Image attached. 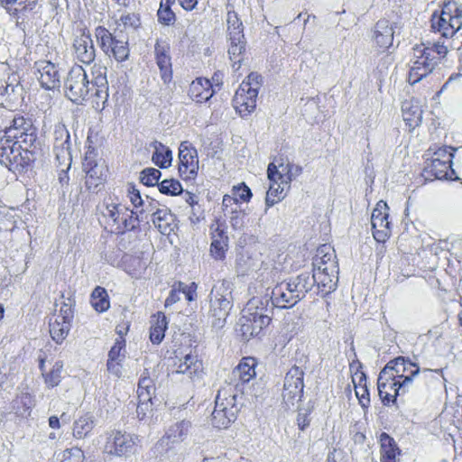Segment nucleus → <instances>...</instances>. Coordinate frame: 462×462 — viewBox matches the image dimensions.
<instances>
[{"label": "nucleus", "instance_id": "nucleus-1", "mask_svg": "<svg viewBox=\"0 0 462 462\" xmlns=\"http://www.w3.org/2000/svg\"><path fill=\"white\" fill-rule=\"evenodd\" d=\"M315 281L310 272H303L279 282L272 291L273 305L281 309L293 307L312 290Z\"/></svg>", "mask_w": 462, "mask_h": 462}, {"label": "nucleus", "instance_id": "nucleus-2", "mask_svg": "<svg viewBox=\"0 0 462 462\" xmlns=\"http://www.w3.org/2000/svg\"><path fill=\"white\" fill-rule=\"evenodd\" d=\"M233 284L223 280L216 283L209 294L210 309L208 315L212 319V327L220 328L226 323L233 307Z\"/></svg>", "mask_w": 462, "mask_h": 462}, {"label": "nucleus", "instance_id": "nucleus-3", "mask_svg": "<svg viewBox=\"0 0 462 462\" xmlns=\"http://www.w3.org/2000/svg\"><path fill=\"white\" fill-rule=\"evenodd\" d=\"M383 369H386L388 374H393L394 378L401 383V385L398 387L399 389L401 387V389L410 390L413 389V381L416 376L426 381L431 376L433 372L441 373V370L439 369L431 370L425 368L420 370L416 363H412L404 356H398L390 360Z\"/></svg>", "mask_w": 462, "mask_h": 462}, {"label": "nucleus", "instance_id": "nucleus-4", "mask_svg": "<svg viewBox=\"0 0 462 462\" xmlns=\"http://www.w3.org/2000/svg\"><path fill=\"white\" fill-rule=\"evenodd\" d=\"M431 27L443 38H451L462 27V6L457 2H448L443 5L440 14H433Z\"/></svg>", "mask_w": 462, "mask_h": 462}, {"label": "nucleus", "instance_id": "nucleus-5", "mask_svg": "<svg viewBox=\"0 0 462 462\" xmlns=\"http://www.w3.org/2000/svg\"><path fill=\"white\" fill-rule=\"evenodd\" d=\"M89 80L82 66H73L64 82L66 96L74 103L86 99L90 91Z\"/></svg>", "mask_w": 462, "mask_h": 462}, {"label": "nucleus", "instance_id": "nucleus-6", "mask_svg": "<svg viewBox=\"0 0 462 462\" xmlns=\"http://www.w3.org/2000/svg\"><path fill=\"white\" fill-rule=\"evenodd\" d=\"M401 383L386 369H382L377 379L378 394L383 405L397 403V398L409 393L410 389H399Z\"/></svg>", "mask_w": 462, "mask_h": 462}, {"label": "nucleus", "instance_id": "nucleus-7", "mask_svg": "<svg viewBox=\"0 0 462 462\" xmlns=\"http://www.w3.org/2000/svg\"><path fill=\"white\" fill-rule=\"evenodd\" d=\"M389 208L386 202L380 200L374 208L371 224L374 238L379 243H384L391 235V222L388 220Z\"/></svg>", "mask_w": 462, "mask_h": 462}, {"label": "nucleus", "instance_id": "nucleus-8", "mask_svg": "<svg viewBox=\"0 0 462 462\" xmlns=\"http://www.w3.org/2000/svg\"><path fill=\"white\" fill-rule=\"evenodd\" d=\"M272 318L263 314H252V312L245 313L239 319V332L243 339L249 341L252 337H258L264 328L268 327Z\"/></svg>", "mask_w": 462, "mask_h": 462}, {"label": "nucleus", "instance_id": "nucleus-9", "mask_svg": "<svg viewBox=\"0 0 462 462\" xmlns=\"http://www.w3.org/2000/svg\"><path fill=\"white\" fill-rule=\"evenodd\" d=\"M97 152L93 147H88L85 153L82 163L83 171L86 172V186L88 189L98 187L106 174V169L97 162Z\"/></svg>", "mask_w": 462, "mask_h": 462}, {"label": "nucleus", "instance_id": "nucleus-10", "mask_svg": "<svg viewBox=\"0 0 462 462\" xmlns=\"http://www.w3.org/2000/svg\"><path fill=\"white\" fill-rule=\"evenodd\" d=\"M179 159L180 175L185 180L194 179L199 171L198 152L188 141L180 143Z\"/></svg>", "mask_w": 462, "mask_h": 462}, {"label": "nucleus", "instance_id": "nucleus-11", "mask_svg": "<svg viewBox=\"0 0 462 462\" xmlns=\"http://www.w3.org/2000/svg\"><path fill=\"white\" fill-rule=\"evenodd\" d=\"M35 76L41 86L48 90H53L60 87V75L56 64L41 60L34 63Z\"/></svg>", "mask_w": 462, "mask_h": 462}, {"label": "nucleus", "instance_id": "nucleus-12", "mask_svg": "<svg viewBox=\"0 0 462 462\" xmlns=\"http://www.w3.org/2000/svg\"><path fill=\"white\" fill-rule=\"evenodd\" d=\"M268 179L270 180L269 189L265 197V212L269 208L281 201L284 197V189L288 185L282 183V173L274 163H270L267 169Z\"/></svg>", "mask_w": 462, "mask_h": 462}, {"label": "nucleus", "instance_id": "nucleus-13", "mask_svg": "<svg viewBox=\"0 0 462 462\" xmlns=\"http://www.w3.org/2000/svg\"><path fill=\"white\" fill-rule=\"evenodd\" d=\"M313 270L330 272V275L339 273V266L335 250L328 245H322L317 249L312 260Z\"/></svg>", "mask_w": 462, "mask_h": 462}, {"label": "nucleus", "instance_id": "nucleus-14", "mask_svg": "<svg viewBox=\"0 0 462 462\" xmlns=\"http://www.w3.org/2000/svg\"><path fill=\"white\" fill-rule=\"evenodd\" d=\"M452 162L426 160L423 169V175L426 180H458L456 171L451 167Z\"/></svg>", "mask_w": 462, "mask_h": 462}, {"label": "nucleus", "instance_id": "nucleus-15", "mask_svg": "<svg viewBox=\"0 0 462 462\" xmlns=\"http://www.w3.org/2000/svg\"><path fill=\"white\" fill-rule=\"evenodd\" d=\"M257 96L258 91L254 88L240 85L234 97V103L241 116H245L255 109Z\"/></svg>", "mask_w": 462, "mask_h": 462}, {"label": "nucleus", "instance_id": "nucleus-16", "mask_svg": "<svg viewBox=\"0 0 462 462\" xmlns=\"http://www.w3.org/2000/svg\"><path fill=\"white\" fill-rule=\"evenodd\" d=\"M135 441L132 435L116 431L111 434L106 449L109 454L126 456L134 451Z\"/></svg>", "mask_w": 462, "mask_h": 462}, {"label": "nucleus", "instance_id": "nucleus-17", "mask_svg": "<svg viewBox=\"0 0 462 462\" xmlns=\"http://www.w3.org/2000/svg\"><path fill=\"white\" fill-rule=\"evenodd\" d=\"M73 49L76 58L82 63L90 64L96 58V49L89 34L83 32L74 39Z\"/></svg>", "mask_w": 462, "mask_h": 462}, {"label": "nucleus", "instance_id": "nucleus-18", "mask_svg": "<svg viewBox=\"0 0 462 462\" xmlns=\"http://www.w3.org/2000/svg\"><path fill=\"white\" fill-rule=\"evenodd\" d=\"M237 388L236 386L227 383L221 387L217 394L215 406L219 409L228 411L234 410V413L237 414L239 408L236 403L237 398Z\"/></svg>", "mask_w": 462, "mask_h": 462}, {"label": "nucleus", "instance_id": "nucleus-19", "mask_svg": "<svg viewBox=\"0 0 462 462\" xmlns=\"http://www.w3.org/2000/svg\"><path fill=\"white\" fill-rule=\"evenodd\" d=\"M168 44H162L159 42L154 46L156 63L161 71V78L164 83H169L172 79V69Z\"/></svg>", "mask_w": 462, "mask_h": 462}, {"label": "nucleus", "instance_id": "nucleus-20", "mask_svg": "<svg viewBox=\"0 0 462 462\" xmlns=\"http://www.w3.org/2000/svg\"><path fill=\"white\" fill-rule=\"evenodd\" d=\"M55 141L53 144V149L56 154V158L58 161H71V152H70V135L69 131L64 127H59L55 130Z\"/></svg>", "mask_w": 462, "mask_h": 462}, {"label": "nucleus", "instance_id": "nucleus-21", "mask_svg": "<svg viewBox=\"0 0 462 462\" xmlns=\"http://www.w3.org/2000/svg\"><path fill=\"white\" fill-rule=\"evenodd\" d=\"M439 58L432 55L430 50H425V45H416L413 48V58L411 65L417 68L426 69L428 71H433L439 62Z\"/></svg>", "mask_w": 462, "mask_h": 462}, {"label": "nucleus", "instance_id": "nucleus-22", "mask_svg": "<svg viewBox=\"0 0 462 462\" xmlns=\"http://www.w3.org/2000/svg\"><path fill=\"white\" fill-rule=\"evenodd\" d=\"M35 405L34 396L28 392H21L11 402L10 412L16 417L27 418Z\"/></svg>", "mask_w": 462, "mask_h": 462}, {"label": "nucleus", "instance_id": "nucleus-23", "mask_svg": "<svg viewBox=\"0 0 462 462\" xmlns=\"http://www.w3.org/2000/svg\"><path fill=\"white\" fill-rule=\"evenodd\" d=\"M151 221L162 235H170L177 227L175 215L165 207L156 210Z\"/></svg>", "mask_w": 462, "mask_h": 462}, {"label": "nucleus", "instance_id": "nucleus-24", "mask_svg": "<svg viewBox=\"0 0 462 462\" xmlns=\"http://www.w3.org/2000/svg\"><path fill=\"white\" fill-rule=\"evenodd\" d=\"M393 28L388 20L381 19L375 23L374 39L379 48L388 49L393 44Z\"/></svg>", "mask_w": 462, "mask_h": 462}, {"label": "nucleus", "instance_id": "nucleus-25", "mask_svg": "<svg viewBox=\"0 0 462 462\" xmlns=\"http://www.w3.org/2000/svg\"><path fill=\"white\" fill-rule=\"evenodd\" d=\"M402 118L411 128L419 126L422 120V109L415 99L405 100L402 104Z\"/></svg>", "mask_w": 462, "mask_h": 462}, {"label": "nucleus", "instance_id": "nucleus-26", "mask_svg": "<svg viewBox=\"0 0 462 462\" xmlns=\"http://www.w3.org/2000/svg\"><path fill=\"white\" fill-rule=\"evenodd\" d=\"M313 273L311 276L315 279V285L320 291L321 296L325 297L330 292L334 291L337 287L338 273H335L334 276L330 275V272H320L312 270Z\"/></svg>", "mask_w": 462, "mask_h": 462}, {"label": "nucleus", "instance_id": "nucleus-27", "mask_svg": "<svg viewBox=\"0 0 462 462\" xmlns=\"http://www.w3.org/2000/svg\"><path fill=\"white\" fill-rule=\"evenodd\" d=\"M273 307L276 306L273 305L272 298H253L247 302L242 311H245V313L252 312V314H263V316L267 315L272 318L273 314Z\"/></svg>", "mask_w": 462, "mask_h": 462}, {"label": "nucleus", "instance_id": "nucleus-28", "mask_svg": "<svg viewBox=\"0 0 462 462\" xmlns=\"http://www.w3.org/2000/svg\"><path fill=\"white\" fill-rule=\"evenodd\" d=\"M201 367L202 364L197 359L196 356L186 355L183 360H180L173 373L187 374L189 378L193 380L199 375Z\"/></svg>", "mask_w": 462, "mask_h": 462}, {"label": "nucleus", "instance_id": "nucleus-29", "mask_svg": "<svg viewBox=\"0 0 462 462\" xmlns=\"http://www.w3.org/2000/svg\"><path fill=\"white\" fill-rule=\"evenodd\" d=\"M189 428L190 422L189 420L177 421L168 429L162 441L167 440V445L169 443H179L186 438Z\"/></svg>", "mask_w": 462, "mask_h": 462}, {"label": "nucleus", "instance_id": "nucleus-30", "mask_svg": "<svg viewBox=\"0 0 462 462\" xmlns=\"http://www.w3.org/2000/svg\"><path fill=\"white\" fill-rule=\"evenodd\" d=\"M152 146L154 148L152 156V162L162 169L171 166L172 162L171 150L158 141H154Z\"/></svg>", "mask_w": 462, "mask_h": 462}, {"label": "nucleus", "instance_id": "nucleus-31", "mask_svg": "<svg viewBox=\"0 0 462 462\" xmlns=\"http://www.w3.org/2000/svg\"><path fill=\"white\" fill-rule=\"evenodd\" d=\"M16 152H18L16 143L6 142V138L2 137L0 140V162L11 169L14 163H17Z\"/></svg>", "mask_w": 462, "mask_h": 462}, {"label": "nucleus", "instance_id": "nucleus-32", "mask_svg": "<svg viewBox=\"0 0 462 462\" xmlns=\"http://www.w3.org/2000/svg\"><path fill=\"white\" fill-rule=\"evenodd\" d=\"M381 455L383 462H395L396 455L400 450L394 441L387 433L383 432L380 435Z\"/></svg>", "mask_w": 462, "mask_h": 462}, {"label": "nucleus", "instance_id": "nucleus-33", "mask_svg": "<svg viewBox=\"0 0 462 462\" xmlns=\"http://www.w3.org/2000/svg\"><path fill=\"white\" fill-rule=\"evenodd\" d=\"M236 415L234 413V410L226 411L219 409L215 406L214 411L211 414V423L215 428L226 429L231 422H234L236 419Z\"/></svg>", "mask_w": 462, "mask_h": 462}, {"label": "nucleus", "instance_id": "nucleus-34", "mask_svg": "<svg viewBox=\"0 0 462 462\" xmlns=\"http://www.w3.org/2000/svg\"><path fill=\"white\" fill-rule=\"evenodd\" d=\"M49 326L51 337L57 344H61L65 340L71 328L70 323L58 320L57 318L53 321L51 319Z\"/></svg>", "mask_w": 462, "mask_h": 462}, {"label": "nucleus", "instance_id": "nucleus-35", "mask_svg": "<svg viewBox=\"0 0 462 462\" xmlns=\"http://www.w3.org/2000/svg\"><path fill=\"white\" fill-rule=\"evenodd\" d=\"M304 383L283 385L282 401L285 406L290 409L296 402L301 400L303 395Z\"/></svg>", "mask_w": 462, "mask_h": 462}, {"label": "nucleus", "instance_id": "nucleus-36", "mask_svg": "<svg viewBox=\"0 0 462 462\" xmlns=\"http://www.w3.org/2000/svg\"><path fill=\"white\" fill-rule=\"evenodd\" d=\"M255 361L254 358H244V360L236 367L233 374L238 377L242 383H248L255 375Z\"/></svg>", "mask_w": 462, "mask_h": 462}, {"label": "nucleus", "instance_id": "nucleus-37", "mask_svg": "<svg viewBox=\"0 0 462 462\" xmlns=\"http://www.w3.org/2000/svg\"><path fill=\"white\" fill-rule=\"evenodd\" d=\"M124 215H127V207L121 203L107 204L103 212V216L111 221L112 226H116L115 228H119Z\"/></svg>", "mask_w": 462, "mask_h": 462}, {"label": "nucleus", "instance_id": "nucleus-38", "mask_svg": "<svg viewBox=\"0 0 462 462\" xmlns=\"http://www.w3.org/2000/svg\"><path fill=\"white\" fill-rule=\"evenodd\" d=\"M90 302L97 312L106 311L110 307V302L106 289L97 286L91 293Z\"/></svg>", "mask_w": 462, "mask_h": 462}, {"label": "nucleus", "instance_id": "nucleus-39", "mask_svg": "<svg viewBox=\"0 0 462 462\" xmlns=\"http://www.w3.org/2000/svg\"><path fill=\"white\" fill-rule=\"evenodd\" d=\"M167 319L164 314L159 312L155 321L152 323L150 330V339L152 344H160L165 336L167 329Z\"/></svg>", "mask_w": 462, "mask_h": 462}, {"label": "nucleus", "instance_id": "nucleus-40", "mask_svg": "<svg viewBox=\"0 0 462 462\" xmlns=\"http://www.w3.org/2000/svg\"><path fill=\"white\" fill-rule=\"evenodd\" d=\"M32 126V123L31 119H26L23 116H14L9 126L5 127L4 138H6V142H10L11 137H15L14 134L16 131L24 132L25 129Z\"/></svg>", "mask_w": 462, "mask_h": 462}, {"label": "nucleus", "instance_id": "nucleus-41", "mask_svg": "<svg viewBox=\"0 0 462 462\" xmlns=\"http://www.w3.org/2000/svg\"><path fill=\"white\" fill-rule=\"evenodd\" d=\"M94 419L91 414H85L74 422L73 435L78 439H83L92 430Z\"/></svg>", "mask_w": 462, "mask_h": 462}, {"label": "nucleus", "instance_id": "nucleus-42", "mask_svg": "<svg viewBox=\"0 0 462 462\" xmlns=\"http://www.w3.org/2000/svg\"><path fill=\"white\" fill-rule=\"evenodd\" d=\"M155 392L153 381L149 376H142L138 383L137 396L138 400L143 402H152V396Z\"/></svg>", "mask_w": 462, "mask_h": 462}, {"label": "nucleus", "instance_id": "nucleus-43", "mask_svg": "<svg viewBox=\"0 0 462 462\" xmlns=\"http://www.w3.org/2000/svg\"><path fill=\"white\" fill-rule=\"evenodd\" d=\"M226 23L228 37L233 36V40H239L244 38L243 23L239 20L236 12L228 11Z\"/></svg>", "mask_w": 462, "mask_h": 462}, {"label": "nucleus", "instance_id": "nucleus-44", "mask_svg": "<svg viewBox=\"0 0 462 462\" xmlns=\"http://www.w3.org/2000/svg\"><path fill=\"white\" fill-rule=\"evenodd\" d=\"M355 392L360 406L364 411H365L370 406V394L366 385V376L365 374H361L359 383L355 384Z\"/></svg>", "mask_w": 462, "mask_h": 462}, {"label": "nucleus", "instance_id": "nucleus-45", "mask_svg": "<svg viewBox=\"0 0 462 462\" xmlns=\"http://www.w3.org/2000/svg\"><path fill=\"white\" fill-rule=\"evenodd\" d=\"M95 36L97 37L101 49L106 53H109L115 42L117 40L116 37L113 36L112 33L103 26H97L95 30Z\"/></svg>", "mask_w": 462, "mask_h": 462}, {"label": "nucleus", "instance_id": "nucleus-46", "mask_svg": "<svg viewBox=\"0 0 462 462\" xmlns=\"http://www.w3.org/2000/svg\"><path fill=\"white\" fill-rule=\"evenodd\" d=\"M19 138L20 140L17 143V148L22 150H30L31 148L35 147L37 143V129L32 125L21 133Z\"/></svg>", "mask_w": 462, "mask_h": 462}, {"label": "nucleus", "instance_id": "nucleus-47", "mask_svg": "<svg viewBox=\"0 0 462 462\" xmlns=\"http://www.w3.org/2000/svg\"><path fill=\"white\" fill-rule=\"evenodd\" d=\"M63 369V362L56 361L48 373L43 374L44 383L47 387L53 388L59 385L61 380V372Z\"/></svg>", "mask_w": 462, "mask_h": 462}, {"label": "nucleus", "instance_id": "nucleus-48", "mask_svg": "<svg viewBox=\"0 0 462 462\" xmlns=\"http://www.w3.org/2000/svg\"><path fill=\"white\" fill-rule=\"evenodd\" d=\"M212 87V83L208 79L198 78L193 80L189 86V96L190 98L197 103H199L201 92L204 91V88H210Z\"/></svg>", "mask_w": 462, "mask_h": 462}, {"label": "nucleus", "instance_id": "nucleus-49", "mask_svg": "<svg viewBox=\"0 0 462 462\" xmlns=\"http://www.w3.org/2000/svg\"><path fill=\"white\" fill-rule=\"evenodd\" d=\"M277 168L282 173L283 185H288V188H290L291 181L298 177L302 171V168L300 166L291 163H287L285 165L281 163Z\"/></svg>", "mask_w": 462, "mask_h": 462}, {"label": "nucleus", "instance_id": "nucleus-50", "mask_svg": "<svg viewBox=\"0 0 462 462\" xmlns=\"http://www.w3.org/2000/svg\"><path fill=\"white\" fill-rule=\"evenodd\" d=\"M162 194L167 196H176L183 192L180 182L175 179H165L158 184Z\"/></svg>", "mask_w": 462, "mask_h": 462}, {"label": "nucleus", "instance_id": "nucleus-51", "mask_svg": "<svg viewBox=\"0 0 462 462\" xmlns=\"http://www.w3.org/2000/svg\"><path fill=\"white\" fill-rule=\"evenodd\" d=\"M106 67L100 65H94L92 67V79L89 81L92 85V88H104L108 87V82L106 79Z\"/></svg>", "mask_w": 462, "mask_h": 462}, {"label": "nucleus", "instance_id": "nucleus-52", "mask_svg": "<svg viewBox=\"0 0 462 462\" xmlns=\"http://www.w3.org/2000/svg\"><path fill=\"white\" fill-rule=\"evenodd\" d=\"M456 149L451 146H442V147H430L427 151L426 155L431 153V158L430 160L439 159V161L452 162L454 157V152Z\"/></svg>", "mask_w": 462, "mask_h": 462}, {"label": "nucleus", "instance_id": "nucleus-53", "mask_svg": "<svg viewBox=\"0 0 462 462\" xmlns=\"http://www.w3.org/2000/svg\"><path fill=\"white\" fill-rule=\"evenodd\" d=\"M161 176L162 172L158 169L145 168L140 173V180L148 187L158 186Z\"/></svg>", "mask_w": 462, "mask_h": 462}, {"label": "nucleus", "instance_id": "nucleus-54", "mask_svg": "<svg viewBox=\"0 0 462 462\" xmlns=\"http://www.w3.org/2000/svg\"><path fill=\"white\" fill-rule=\"evenodd\" d=\"M109 52L112 53L116 60L122 62L128 59L129 48L127 41L117 39L112 46Z\"/></svg>", "mask_w": 462, "mask_h": 462}, {"label": "nucleus", "instance_id": "nucleus-55", "mask_svg": "<svg viewBox=\"0 0 462 462\" xmlns=\"http://www.w3.org/2000/svg\"><path fill=\"white\" fill-rule=\"evenodd\" d=\"M139 226L138 218L134 217V210L127 208V215H124L119 228H115L116 233H125V231L134 230Z\"/></svg>", "mask_w": 462, "mask_h": 462}, {"label": "nucleus", "instance_id": "nucleus-56", "mask_svg": "<svg viewBox=\"0 0 462 462\" xmlns=\"http://www.w3.org/2000/svg\"><path fill=\"white\" fill-rule=\"evenodd\" d=\"M125 339L122 337L116 338L114 346L108 353V360L123 362L125 357Z\"/></svg>", "mask_w": 462, "mask_h": 462}, {"label": "nucleus", "instance_id": "nucleus-57", "mask_svg": "<svg viewBox=\"0 0 462 462\" xmlns=\"http://www.w3.org/2000/svg\"><path fill=\"white\" fill-rule=\"evenodd\" d=\"M304 372L303 370L293 365L285 374L283 385L291 386V384L304 383H303Z\"/></svg>", "mask_w": 462, "mask_h": 462}, {"label": "nucleus", "instance_id": "nucleus-58", "mask_svg": "<svg viewBox=\"0 0 462 462\" xmlns=\"http://www.w3.org/2000/svg\"><path fill=\"white\" fill-rule=\"evenodd\" d=\"M314 409V404L309 402L306 408L299 410L297 416V424L300 430H305L310 424V414Z\"/></svg>", "mask_w": 462, "mask_h": 462}, {"label": "nucleus", "instance_id": "nucleus-59", "mask_svg": "<svg viewBox=\"0 0 462 462\" xmlns=\"http://www.w3.org/2000/svg\"><path fill=\"white\" fill-rule=\"evenodd\" d=\"M230 42V47L228 49V54L230 60L240 58V56L245 51L246 42L245 37L239 40H233V36L228 37Z\"/></svg>", "mask_w": 462, "mask_h": 462}, {"label": "nucleus", "instance_id": "nucleus-60", "mask_svg": "<svg viewBox=\"0 0 462 462\" xmlns=\"http://www.w3.org/2000/svg\"><path fill=\"white\" fill-rule=\"evenodd\" d=\"M157 17L159 23L163 25L173 24L176 21V15L171 8L162 5H160V8L157 12Z\"/></svg>", "mask_w": 462, "mask_h": 462}, {"label": "nucleus", "instance_id": "nucleus-61", "mask_svg": "<svg viewBox=\"0 0 462 462\" xmlns=\"http://www.w3.org/2000/svg\"><path fill=\"white\" fill-rule=\"evenodd\" d=\"M432 71H428L426 69L417 68L414 66H411L408 81L411 85H415L430 75Z\"/></svg>", "mask_w": 462, "mask_h": 462}, {"label": "nucleus", "instance_id": "nucleus-62", "mask_svg": "<svg viewBox=\"0 0 462 462\" xmlns=\"http://www.w3.org/2000/svg\"><path fill=\"white\" fill-rule=\"evenodd\" d=\"M96 100L94 101L95 105L94 107L96 109H104L106 107V105L108 101V87L100 88H96L95 92Z\"/></svg>", "mask_w": 462, "mask_h": 462}, {"label": "nucleus", "instance_id": "nucleus-63", "mask_svg": "<svg viewBox=\"0 0 462 462\" xmlns=\"http://www.w3.org/2000/svg\"><path fill=\"white\" fill-rule=\"evenodd\" d=\"M227 247V243L213 239L210 245V252L212 256L217 260H221L225 257V252Z\"/></svg>", "mask_w": 462, "mask_h": 462}, {"label": "nucleus", "instance_id": "nucleus-64", "mask_svg": "<svg viewBox=\"0 0 462 462\" xmlns=\"http://www.w3.org/2000/svg\"><path fill=\"white\" fill-rule=\"evenodd\" d=\"M232 194L236 199H241L245 202H248L252 198V191L248 186L245 183L239 184L237 187H234L232 189Z\"/></svg>", "mask_w": 462, "mask_h": 462}]
</instances>
